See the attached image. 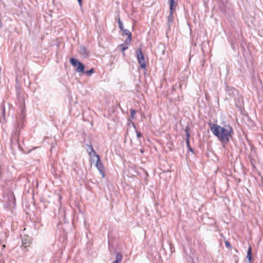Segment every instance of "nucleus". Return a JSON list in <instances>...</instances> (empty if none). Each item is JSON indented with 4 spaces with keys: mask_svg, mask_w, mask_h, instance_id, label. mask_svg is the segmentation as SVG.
<instances>
[{
    "mask_svg": "<svg viewBox=\"0 0 263 263\" xmlns=\"http://www.w3.org/2000/svg\"><path fill=\"white\" fill-rule=\"evenodd\" d=\"M246 258L247 259H249L250 260H252V247L251 246H249L248 248Z\"/></svg>",
    "mask_w": 263,
    "mask_h": 263,
    "instance_id": "9d476101",
    "label": "nucleus"
},
{
    "mask_svg": "<svg viewBox=\"0 0 263 263\" xmlns=\"http://www.w3.org/2000/svg\"><path fill=\"white\" fill-rule=\"evenodd\" d=\"M137 133V136L138 138H139V137H141L142 135L140 133V132H136Z\"/></svg>",
    "mask_w": 263,
    "mask_h": 263,
    "instance_id": "aec40b11",
    "label": "nucleus"
},
{
    "mask_svg": "<svg viewBox=\"0 0 263 263\" xmlns=\"http://www.w3.org/2000/svg\"><path fill=\"white\" fill-rule=\"evenodd\" d=\"M124 35H127V38L124 41L123 44L129 46L131 43L132 33L129 30H124Z\"/></svg>",
    "mask_w": 263,
    "mask_h": 263,
    "instance_id": "20e7f679",
    "label": "nucleus"
},
{
    "mask_svg": "<svg viewBox=\"0 0 263 263\" xmlns=\"http://www.w3.org/2000/svg\"><path fill=\"white\" fill-rule=\"evenodd\" d=\"M70 62L73 66L77 67L80 62L76 59L71 58L70 60Z\"/></svg>",
    "mask_w": 263,
    "mask_h": 263,
    "instance_id": "f8f14e48",
    "label": "nucleus"
},
{
    "mask_svg": "<svg viewBox=\"0 0 263 263\" xmlns=\"http://www.w3.org/2000/svg\"><path fill=\"white\" fill-rule=\"evenodd\" d=\"M95 157L97 158V163L96 164V166L100 172V174L102 175V177H104V166L102 162L100 161V157L97 154H95Z\"/></svg>",
    "mask_w": 263,
    "mask_h": 263,
    "instance_id": "7ed1b4c3",
    "label": "nucleus"
},
{
    "mask_svg": "<svg viewBox=\"0 0 263 263\" xmlns=\"http://www.w3.org/2000/svg\"><path fill=\"white\" fill-rule=\"evenodd\" d=\"M122 259V255L120 253H117L116 256V260L112 263H120Z\"/></svg>",
    "mask_w": 263,
    "mask_h": 263,
    "instance_id": "1a4fd4ad",
    "label": "nucleus"
},
{
    "mask_svg": "<svg viewBox=\"0 0 263 263\" xmlns=\"http://www.w3.org/2000/svg\"><path fill=\"white\" fill-rule=\"evenodd\" d=\"M186 261L187 263H194L193 258L191 256H189L186 258Z\"/></svg>",
    "mask_w": 263,
    "mask_h": 263,
    "instance_id": "6ab92c4d",
    "label": "nucleus"
},
{
    "mask_svg": "<svg viewBox=\"0 0 263 263\" xmlns=\"http://www.w3.org/2000/svg\"><path fill=\"white\" fill-rule=\"evenodd\" d=\"M226 245L227 247H228V248L230 247V245L228 241L226 242Z\"/></svg>",
    "mask_w": 263,
    "mask_h": 263,
    "instance_id": "4be33fe9",
    "label": "nucleus"
},
{
    "mask_svg": "<svg viewBox=\"0 0 263 263\" xmlns=\"http://www.w3.org/2000/svg\"><path fill=\"white\" fill-rule=\"evenodd\" d=\"M209 124L213 135L223 145H227L229 143L233 134V128L230 125L226 124L221 126L212 123H210Z\"/></svg>",
    "mask_w": 263,
    "mask_h": 263,
    "instance_id": "f257e3e1",
    "label": "nucleus"
},
{
    "mask_svg": "<svg viewBox=\"0 0 263 263\" xmlns=\"http://www.w3.org/2000/svg\"><path fill=\"white\" fill-rule=\"evenodd\" d=\"M118 24H119V27L120 29H121V30L122 31V33L124 35V30H128L124 28L123 24L120 18H118Z\"/></svg>",
    "mask_w": 263,
    "mask_h": 263,
    "instance_id": "9b49d317",
    "label": "nucleus"
},
{
    "mask_svg": "<svg viewBox=\"0 0 263 263\" xmlns=\"http://www.w3.org/2000/svg\"><path fill=\"white\" fill-rule=\"evenodd\" d=\"M186 146L188 148V149L191 151V152H193V148L191 147L190 146V141H189L188 140H186Z\"/></svg>",
    "mask_w": 263,
    "mask_h": 263,
    "instance_id": "a211bd4d",
    "label": "nucleus"
},
{
    "mask_svg": "<svg viewBox=\"0 0 263 263\" xmlns=\"http://www.w3.org/2000/svg\"><path fill=\"white\" fill-rule=\"evenodd\" d=\"M245 263H251V260L248 259V260L245 261Z\"/></svg>",
    "mask_w": 263,
    "mask_h": 263,
    "instance_id": "5701e85b",
    "label": "nucleus"
},
{
    "mask_svg": "<svg viewBox=\"0 0 263 263\" xmlns=\"http://www.w3.org/2000/svg\"><path fill=\"white\" fill-rule=\"evenodd\" d=\"M88 146V148L87 149V151L89 155H91L92 153H93L94 154H96L94 150L93 146L91 145H87ZM95 155V154H93Z\"/></svg>",
    "mask_w": 263,
    "mask_h": 263,
    "instance_id": "ddd939ff",
    "label": "nucleus"
},
{
    "mask_svg": "<svg viewBox=\"0 0 263 263\" xmlns=\"http://www.w3.org/2000/svg\"><path fill=\"white\" fill-rule=\"evenodd\" d=\"M80 5H81L82 0H77Z\"/></svg>",
    "mask_w": 263,
    "mask_h": 263,
    "instance_id": "b1692460",
    "label": "nucleus"
},
{
    "mask_svg": "<svg viewBox=\"0 0 263 263\" xmlns=\"http://www.w3.org/2000/svg\"><path fill=\"white\" fill-rule=\"evenodd\" d=\"M15 139V140H16V142H17V136H14L12 138V139Z\"/></svg>",
    "mask_w": 263,
    "mask_h": 263,
    "instance_id": "412c9836",
    "label": "nucleus"
},
{
    "mask_svg": "<svg viewBox=\"0 0 263 263\" xmlns=\"http://www.w3.org/2000/svg\"><path fill=\"white\" fill-rule=\"evenodd\" d=\"M79 52L83 58H87L89 55L88 51L84 46H81L79 47Z\"/></svg>",
    "mask_w": 263,
    "mask_h": 263,
    "instance_id": "39448f33",
    "label": "nucleus"
},
{
    "mask_svg": "<svg viewBox=\"0 0 263 263\" xmlns=\"http://www.w3.org/2000/svg\"><path fill=\"white\" fill-rule=\"evenodd\" d=\"M170 10L175 11L176 8L177 6V3L175 0H169Z\"/></svg>",
    "mask_w": 263,
    "mask_h": 263,
    "instance_id": "423d86ee",
    "label": "nucleus"
},
{
    "mask_svg": "<svg viewBox=\"0 0 263 263\" xmlns=\"http://www.w3.org/2000/svg\"><path fill=\"white\" fill-rule=\"evenodd\" d=\"M174 11H172V10H170V14L167 17V24L168 25H170L171 23L173 21V14Z\"/></svg>",
    "mask_w": 263,
    "mask_h": 263,
    "instance_id": "6e6552de",
    "label": "nucleus"
},
{
    "mask_svg": "<svg viewBox=\"0 0 263 263\" xmlns=\"http://www.w3.org/2000/svg\"><path fill=\"white\" fill-rule=\"evenodd\" d=\"M120 46L122 47L121 50H122V52H123V51H124L125 50H126L128 47V46L124 45L123 44H121Z\"/></svg>",
    "mask_w": 263,
    "mask_h": 263,
    "instance_id": "f3484780",
    "label": "nucleus"
},
{
    "mask_svg": "<svg viewBox=\"0 0 263 263\" xmlns=\"http://www.w3.org/2000/svg\"><path fill=\"white\" fill-rule=\"evenodd\" d=\"M94 72H95V69L94 68H91L89 70H87V71H84V73H85L87 76H90L92 73H93Z\"/></svg>",
    "mask_w": 263,
    "mask_h": 263,
    "instance_id": "2eb2a0df",
    "label": "nucleus"
},
{
    "mask_svg": "<svg viewBox=\"0 0 263 263\" xmlns=\"http://www.w3.org/2000/svg\"><path fill=\"white\" fill-rule=\"evenodd\" d=\"M84 65L81 62H79L78 65L77 66L76 71L77 72H84Z\"/></svg>",
    "mask_w": 263,
    "mask_h": 263,
    "instance_id": "0eeeda50",
    "label": "nucleus"
},
{
    "mask_svg": "<svg viewBox=\"0 0 263 263\" xmlns=\"http://www.w3.org/2000/svg\"><path fill=\"white\" fill-rule=\"evenodd\" d=\"M136 54L140 67L142 69H145L146 66V61L141 48H138L136 50Z\"/></svg>",
    "mask_w": 263,
    "mask_h": 263,
    "instance_id": "f03ea898",
    "label": "nucleus"
},
{
    "mask_svg": "<svg viewBox=\"0 0 263 263\" xmlns=\"http://www.w3.org/2000/svg\"><path fill=\"white\" fill-rule=\"evenodd\" d=\"M185 133L186 135V140H188L190 141V129L188 126H187L185 129Z\"/></svg>",
    "mask_w": 263,
    "mask_h": 263,
    "instance_id": "4468645a",
    "label": "nucleus"
},
{
    "mask_svg": "<svg viewBox=\"0 0 263 263\" xmlns=\"http://www.w3.org/2000/svg\"><path fill=\"white\" fill-rule=\"evenodd\" d=\"M130 118L132 119H134L135 117V116L136 115V110L134 109H130Z\"/></svg>",
    "mask_w": 263,
    "mask_h": 263,
    "instance_id": "dca6fc26",
    "label": "nucleus"
},
{
    "mask_svg": "<svg viewBox=\"0 0 263 263\" xmlns=\"http://www.w3.org/2000/svg\"><path fill=\"white\" fill-rule=\"evenodd\" d=\"M122 54H123V55L124 57L125 56V52H124V51H123V52H122Z\"/></svg>",
    "mask_w": 263,
    "mask_h": 263,
    "instance_id": "393cba45",
    "label": "nucleus"
}]
</instances>
